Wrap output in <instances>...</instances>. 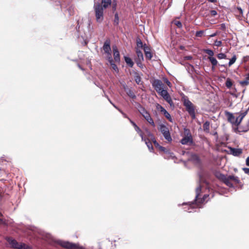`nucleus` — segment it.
Returning <instances> with one entry per match:
<instances>
[{
	"instance_id": "nucleus-17",
	"label": "nucleus",
	"mask_w": 249,
	"mask_h": 249,
	"mask_svg": "<svg viewBox=\"0 0 249 249\" xmlns=\"http://www.w3.org/2000/svg\"><path fill=\"white\" fill-rule=\"evenodd\" d=\"M136 57L134 58L135 60H143V55L142 52L139 49H136Z\"/></svg>"
},
{
	"instance_id": "nucleus-60",
	"label": "nucleus",
	"mask_w": 249,
	"mask_h": 249,
	"mask_svg": "<svg viewBox=\"0 0 249 249\" xmlns=\"http://www.w3.org/2000/svg\"><path fill=\"white\" fill-rule=\"evenodd\" d=\"M123 116H124V118H127L129 121V119H130L128 117V116L125 114L124 113V112L122 114Z\"/></svg>"
},
{
	"instance_id": "nucleus-55",
	"label": "nucleus",
	"mask_w": 249,
	"mask_h": 249,
	"mask_svg": "<svg viewBox=\"0 0 249 249\" xmlns=\"http://www.w3.org/2000/svg\"><path fill=\"white\" fill-rule=\"evenodd\" d=\"M113 107L117 109L122 114L124 113V112L120 109L118 107H117L115 105H113Z\"/></svg>"
},
{
	"instance_id": "nucleus-1",
	"label": "nucleus",
	"mask_w": 249,
	"mask_h": 249,
	"mask_svg": "<svg viewBox=\"0 0 249 249\" xmlns=\"http://www.w3.org/2000/svg\"><path fill=\"white\" fill-rule=\"evenodd\" d=\"M201 186L199 185L196 189V196L195 201L196 203L194 202H188L183 203V205H187L188 207L187 209L184 208V210L188 212V213H193L196 212L195 209L197 208H200V205L205 201L207 197L209 196V195H204L202 198H199L198 197L201 192Z\"/></svg>"
},
{
	"instance_id": "nucleus-45",
	"label": "nucleus",
	"mask_w": 249,
	"mask_h": 249,
	"mask_svg": "<svg viewBox=\"0 0 249 249\" xmlns=\"http://www.w3.org/2000/svg\"><path fill=\"white\" fill-rule=\"evenodd\" d=\"M158 148L160 151H163L164 153V155L168 151V150L166 148L160 145L159 146Z\"/></svg>"
},
{
	"instance_id": "nucleus-7",
	"label": "nucleus",
	"mask_w": 249,
	"mask_h": 249,
	"mask_svg": "<svg viewBox=\"0 0 249 249\" xmlns=\"http://www.w3.org/2000/svg\"><path fill=\"white\" fill-rule=\"evenodd\" d=\"M188 131V132L186 133V135L181 140L180 143L183 145L188 144L190 145L193 143L192 136L189 130L185 129V131Z\"/></svg>"
},
{
	"instance_id": "nucleus-33",
	"label": "nucleus",
	"mask_w": 249,
	"mask_h": 249,
	"mask_svg": "<svg viewBox=\"0 0 249 249\" xmlns=\"http://www.w3.org/2000/svg\"><path fill=\"white\" fill-rule=\"evenodd\" d=\"M145 55L146 58L148 60H151L153 56V54H152V53L151 52V51L146 52V53H145Z\"/></svg>"
},
{
	"instance_id": "nucleus-47",
	"label": "nucleus",
	"mask_w": 249,
	"mask_h": 249,
	"mask_svg": "<svg viewBox=\"0 0 249 249\" xmlns=\"http://www.w3.org/2000/svg\"><path fill=\"white\" fill-rule=\"evenodd\" d=\"M222 44L221 41L216 40L214 41V45L217 47L220 46Z\"/></svg>"
},
{
	"instance_id": "nucleus-57",
	"label": "nucleus",
	"mask_w": 249,
	"mask_h": 249,
	"mask_svg": "<svg viewBox=\"0 0 249 249\" xmlns=\"http://www.w3.org/2000/svg\"><path fill=\"white\" fill-rule=\"evenodd\" d=\"M149 114V113L146 110V111H145V113L143 114H142V116L144 118L146 117V116H148Z\"/></svg>"
},
{
	"instance_id": "nucleus-3",
	"label": "nucleus",
	"mask_w": 249,
	"mask_h": 249,
	"mask_svg": "<svg viewBox=\"0 0 249 249\" xmlns=\"http://www.w3.org/2000/svg\"><path fill=\"white\" fill-rule=\"evenodd\" d=\"M216 177L220 181L224 183L226 185L231 188H233V183L234 184H240L241 181L238 177L233 175L226 176L224 174L217 172L215 174Z\"/></svg>"
},
{
	"instance_id": "nucleus-42",
	"label": "nucleus",
	"mask_w": 249,
	"mask_h": 249,
	"mask_svg": "<svg viewBox=\"0 0 249 249\" xmlns=\"http://www.w3.org/2000/svg\"><path fill=\"white\" fill-rule=\"evenodd\" d=\"M111 4H112V11H113V12H114L116 10L117 2L115 0H114V1H113V2H112Z\"/></svg>"
},
{
	"instance_id": "nucleus-59",
	"label": "nucleus",
	"mask_w": 249,
	"mask_h": 249,
	"mask_svg": "<svg viewBox=\"0 0 249 249\" xmlns=\"http://www.w3.org/2000/svg\"><path fill=\"white\" fill-rule=\"evenodd\" d=\"M246 163L247 166H249V156L247 157L246 160Z\"/></svg>"
},
{
	"instance_id": "nucleus-36",
	"label": "nucleus",
	"mask_w": 249,
	"mask_h": 249,
	"mask_svg": "<svg viewBox=\"0 0 249 249\" xmlns=\"http://www.w3.org/2000/svg\"><path fill=\"white\" fill-rule=\"evenodd\" d=\"M205 52L209 55V57H213V55H214L213 51L210 49L205 50Z\"/></svg>"
},
{
	"instance_id": "nucleus-64",
	"label": "nucleus",
	"mask_w": 249,
	"mask_h": 249,
	"mask_svg": "<svg viewBox=\"0 0 249 249\" xmlns=\"http://www.w3.org/2000/svg\"><path fill=\"white\" fill-rule=\"evenodd\" d=\"M246 125V127H247V130H249V120Z\"/></svg>"
},
{
	"instance_id": "nucleus-56",
	"label": "nucleus",
	"mask_w": 249,
	"mask_h": 249,
	"mask_svg": "<svg viewBox=\"0 0 249 249\" xmlns=\"http://www.w3.org/2000/svg\"><path fill=\"white\" fill-rule=\"evenodd\" d=\"M149 114V113L146 110V111H145V113L143 114H142V116L144 118L146 117V116H148Z\"/></svg>"
},
{
	"instance_id": "nucleus-11",
	"label": "nucleus",
	"mask_w": 249,
	"mask_h": 249,
	"mask_svg": "<svg viewBox=\"0 0 249 249\" xmlns=\"http://www.w3.org/2000/svg\"><path fill=\"white\" fill-rule=\"evenodd\" d=\"M112 49L114 61L117 63H119L120 62V57L118 49L116 46H113Z\"/></svg>"
},
{
	"instance_id": "nucleus-38",
	"label": "nucleus",
	"mask_w": 249,
	"mask_h": 249,
	"mask_svg": "<svg viewBox=\"0 0 249 249\" xmlns=\"http://www.w3.org/2000/svg\"><path fill=\"white\" fill-rule=\"evenodd\" d=\"M217 57L219 59H226V55L224 53H219L217 54Z\"/></svg>"
},
{
	"instance_id": "nucleus-53",
	"label": "nucleus",
	"mask_w": 249,
	"mask_h": 249,
	"mask_svg": "<svg viewBox=\"0 0 249 249\" xmlns=\"http://www.w3.org/2000/svg\"><path fill=\"white\" fill-rule=\"evenodd\" d=\"M230 94L232 96H233L235 98H237L238 97V96H239L240 95V93H232V92H230Z\"/></svg>"
},
{
	"instance_id": "nucleus-16",
	"label": "nucleus",
	"mask_w": 249,
	"mask_h": 249,
	"mask_svg": "<svg viewBox=\"0 0 249 249\" xmlns=\"http://www.w3.org/2000/svg\"><path fill=\"white\" fill-rule=\"evenodd\" d=\"M158 93L162 96L164 100L170 96L166 88L160 91Z\"/></svg>"
},
{
	"instance_id": "nucleus-6",
	"label": "nucleus",
	"mask_w": 249,
	"mask_h": 249,
	"mask_svg": "<svg viewBox=\"0 0 249 249\" xmlns=\"http://www.w3.org/2000/svg\"><path fill=\"white\" fill-rule=\"evenodd\" d=\"M151 84L153 88L157 91V93L166 88V86L163 83L162 81L158 79H154L151 82Z\"/></svg>"
},
{
	"instance_id": "nucleus-19",
	"label": "nucleus",
	"mask_w": 249,
	"mask_h": 249,
	"mask_svg": "<svg viewBox=\"0 0 249 249\" xmlns=\"http://www.w3.org/2000/svg\"><path fill=\"white\" fill-rule=\"evenodd\" d=\"M136 108L137 110H138L139 112L142 115L145 111H146V109L143 107L140 104L137 103L136 104Z\"/></svg>"
},
{
	"instance_id": "nucleus-31",
	"label": "nucleus",
	"mask_w": 249,
	"mask_h": 249,
	"mask_svg": "<svg viewBox=\"0 0 249 249\" xmlns=\"http://www.w3.org/2000/svg\"><path fill=\"white\" fill-rule=\"evenodd\" d=\"M110 66H111L112 69L115 71L116 72H119V69L117 65L114 63V62L109 63Z\"/></svg>"
},
{
	"instance_id": "nucleus-54",
	"label": "nucleus",
	"mask_w": 249,
	"mask_h": 249,
	"mask_svg": "<svg viewBox=\"0 0 249 249\" xmlns=\"http://www.w3.org/2000/svg\"><path fill=\"white\" fill-rule=\"evenodd\" d=\"M113 107L117 109L122 114L124 113V112L120 109L118 107H117L115 105H113Z\"/></svg>"
},
{
	"instance_id": "nucleus-32",
	"label": "nucleus",
	"mask_w": 249,
	"mask_h": 249,
	"mask_svg": "<svg viewBox=\"0 0 249 249\" xmlns=\"http://www.w3.org/2000/svg\"><path fill=\"white\" fill-rule=\"evenodd\" d=\"M239 83L242 86H248L249 85V80L246 78L245 80L240 81Z\"/></svg>"
},
{
	"instance_id": "nucleus-35",
	"label": "nucleus",
	"mask_w": 249,
	"mask_h": 249,
	"mask_svg": "<svg viewBox=\"0 0 249 249\" xmlns=\"http://www.w3.org/2000/svg\"><path fill=\"white\" fill-rule=\"evenodd\" d=\"M239 132H246L249 130H247V127L246 125H243L239 127Z\"/></svg>"
},
{
	"instance_id": "nucleus-50",
	"label": "nucleus",
	"mask_w": 249,
	"mask_h": 249,
	"mask_svg": "<svg viewBox=\"0 0 249 249\" xmlns=\"http://www.w3.org/2000/svg\"><path fill=\"white\" fill-rule=\"evenodd\" d=\"M210 14L213 16H215L217 14V13L216 10H213L210 11Z\"/></svg>"
},
{
	"instance_id": "nucleus-62",
	"label": "nucleus",
	"mask_w": 249,
	"mask_h": 249,
	"mask_svg": "<svg viewBox=\"0 0 249 249\" xmlns=\"http://www.w3.org/2000/svg\"><path fill=\"white\" fill-rule=\"evenodd\" d=\"M185 58L186 59V60H191L192 59V57L190 55H189V56H186L185 57Z\"/></svg>"
},
{
	"instance_id": "nucleus-48",
	"label": "nucleus",
	"mask_w": 249,
	"mask_h": 249,
	"mask_svg": "<svg viewBox=\"0 0 249 249\" xmlns=\"http://www.w3.org/2000/svg\"><path fill=\"white\" fill-rule=\"evenodd\" d=\"M154 144L157 147H159L160 145L158 143V142L155 140V137H153V139L152 140Z\"/></svg>"
},
{
	"instance_id": "nucleus-40",
	"label": "nucleus",
	"mask_w": 249,
	"mask_h": 249,
	"mask_svg": "<svg viewBox=\"0 0 249 249\" xmlns=\"http://www.w3.org/2000/svg\"><path fill=\"white\" fill-rule=\"evenodd\" d=\"M204 33V31L200 30L196 31V36L197 37H201Z\"/></svg>"
},
{
	"instance_id": "nucleus-44",
	"label": "nucleus",
	"mask_w": 249,
	"mask_h": 249,
	"mask_svg": "<svg viewBox=\"0 0 249 249\" xmlns=\"http://www.w3.org/2000/svg\"><path fill=\"white\" fill-rule=\"evenodd\" d=\"M142 48L144 52V53H145L146 52L150 51V48L148 46H147L146 44H144V46Z\"/></svg>"
},
{
	"instance_id": "nucleus-26",
	"label": "nucleus",
	"mask_w": 249,
	"mask_h": 249,
	"mask_svg": "<svg viewBox=\"0 0 249 249\" xmlns=\"http://www.w3.org/2000/svg\"><path fill=\"white\" fill-rule=\"evenodd\" d=\"M203 130L207 132H209L210 130V122L209 121H206L203 125Z\"/></svg>"
},
{
	"instance_id": "nucleus-9",
	"label": "nucleus",
	"mask_w": 249,
	"mask_h": 249,
	"mask_svg": "<svg viewBox=\"0 0 249 249\" xmlns=\"http://www.w3.org/2000/svg\"><path fill=\"white\" fill-rule=\"evenodd\" d=\"M226 114L228 117L229 122H230L232 124L238 126L237 125V119L233 115L232 113L229 112H226Z\"/></svg>"
},
{
	"instance_id": "nucleus-10",
	"label": "nucleus",
	"mask_w": 249,
	"mask_h": 249,
	"mask_svg": "<svg viewBox=\"0 0 249 249\" xmlns=\"http://www.w3.org/2000/svg\"><path fill=\"white\" fill-rule=\"evenodd\" d=\"M209 176V173L204 170H201L199 173V182L207 184L206 178Z\"/></svg>"
},
{
	"instance_id": "nucleus-2",
	"label": "nucleus",
	"mask_w": 249,
	"mask_h": 249,
	"mask_svg": "<svg viewBox=\"0 0 249 249\" xmlns=\"http://www.w3.org/2000/svg\"><path fill=\"white\" fill-rule=\"evenodd\" d=\"M111 0H101V3L96 2L93 6L96 20L101 23L104 20V9L108 8L111 5Z\"/></svg>"
},
{
	"instance_id": "nucleus-46",
	"label": "nucleus",
	"mask_w": 249,
	"mask_h": 249,
	"mask_svg": "<svg viewBox=\"0 0 249 249\" xmlns=\"http://www.w3.org/2000/svg\"><path fill=\"white\" fill-rule=\"evenodd\" d=\"M157 108L159 109L161 113L165 110V109L163 107L160 105L159 104H158L157 106Z\"/></svg>"
},
{
	"instance_id": "nucleus-28",
	"label": "nucleus",
	"mask_w": 249,
	"mask_h": 249,
	"mask_svg": "<svg viewBox=\"0 0 249 249\" xmlns=\"http://www.w3.org/2000/svg\"><path fill=\"white\" fill-rule=\"evenodd\" d=\"M119 23V18L118 13H115L114 14V19L113 20V24L115 26L118 25Z\"/></svg>"
},
{
	"instance_id": "nucleus-14",
	"label": "nucleus",
	"mask_w": 249,
	"mask_h": 249,
	"mask_svg": "<svg viewBox=\"0 0 249 249\" xmlns=\"http://www.w3.org/2000/svg\"><path fill=\"white\" fill-rule=\"evenodd\" d=\"M230 153L234 156H239L242 153V150L240 148L230 147Z\"/></svg>"
},
{
	"instance_id": "nucleus-58",
	"label": "nucleus",
	"mask_w": 249,
	"mask_h": 249,
	"mask_svg": "<svg viewBox=\"0 0 249 249\" xmlns=\"http://www.w3.org/2000/svg\"><path fill=\"white\" fill-rule=\"evenodd\" d=\"M164 81L165 82V83L167 84V85L168 86H170V85H171V83L167 79V78H165L164 79Z\"/></svg>"
},
{
	"instance_id": "nucleus-49",
	"label": "nucleus",
	"mask_w": 249,
	"mask_h": 249,
	"mask_svg": "<svg viewBox=\"0 0 249 249\" xmlns=\"http://www.w3.org/2000/svg\"><path fill=\"white\" fill-rule=\"evenodd\" d=\"M21 245H24L22 246V249H31V247H30V246H29L28 245H26L24 243H21Z\"/></svg>"
},
{
	"instance_id": "nucleus-24",
	"label": "nucleus",
	"mask_w": 249,
	"mask_h": 249,
	"mask_svg": "<svg viewBox=\"0 0 249 249\" xmlns=\"http://www.w3.org/2000/svg\"><path fill=\"white\" fill-rule=\"evenodd\" d=\"M162 113H163L164 116L168 120V121L171 123L173 122V119L172 118L170 114L168 113V112L165 109L163 111Z\"/></svg>"
},
{
	"instance_id": "nucleus-23",
	"label": "nucleus",
	"mask_w": 249,
	"mask_h": 249,
	"mask_svg": "<svg viewBox=\"0 0 249 249\" xmlns=\"http://www.w3.org/2000/svg\"><path fill=\"white\" fill-rule=\"evenodd\" d=\"M144 119L153 127L155 126V124L153 120V119L151 118L150 114L148 115V116H146Z\"/></svg>"
},
{
	"instance_id": "nucleus-4",
	"label": "nucleus",
	"mask_w": 249,
	"mask_h": 249,
	"mask_svg": "<svg viewBox=\"0 0 249 249\" xmlns=\"http://www.w3.org/2000/svg\"><path fill=\"white\" fill-rule=\"evenodd\" d=\"M181 101L189 114L191 116L192 119H195V107L193 104L189 100L188 97L184 95L182 97Z\"/></svg>"
},
{
	"instance_id": "nucleus-51",
	"label": "nucleus",
	"mask_w": 249,
	"mask_h": 249,
	"mask_svg": "<svg viewBox=\"0 0 249 249\" xmlns=\"http://www.w3.org/2000/svg\"><path fill=\"white\" fill-rule=\"evenodd\" d=\"M226 28V24L225 23H222L220 25V29L222 30H225Z\"/></svg>"
},
{
	"instance_id": "nucleus-8",
	"label": "nucleus",
	"mask_w": 249,
	"mask_h": 249,
	"mask_svg": "<svg viewBox=\"0 0 249 249\" xmlns=\"http://www.w3.org/2000/svg\"><path fill=\"white\" fill-rule=\"evenodd\" d=\"M6 240L12 248L16 249H22L23 245H21V243L19 244L14 238L10 237H7L6 238Z\"/></svg>"
},
{
	"instance_id": "nucleus-39",
	"label": "nucleus",
	"mask_w": 249,
	"mask_h": 249,
	"mask_svg": "<svg viewBox=\"0 0 249 249\" xmlns=\"http://www.w3.org/2000/svg\"><path fill=\"white\" fill-rule=\"evenodd\" d=\"M174 23L179 28H181L182 27V23L180 21L175 20L174 21Z\"/></svg>"
},
{
	"instance_id": "nucleus-25",
	"label": "nucleus",
	"mask_w": 249,
	"mask_h": 249,
	"mask_svg": "<svg viewBox=\"0 0 249 249\" xmlns=\"http://www.w3.org/2000/svg\"><path fill=\"white\" fill-rule=\"evenodd\" d=\"M134 80H135L136 83L138 85L140 84L141 82V78L138 73L135 72V73L134 74Z\"/></svg>"
},
{
	"instance_id": "nucleus-21",
	"label": "nucleus",
	"mask_w": 249,
	"mask_h": 249,
	"mask_svg": "<svg viewBox=\"0 0 249 249\" xmlns=\"http://www.w3.org/2000/svg\"><path fill=\"white\" fill-rule=\"evenodd\" d=\"M142 141L145 142V144L148 147L149 150L150 151V152H152V150H153V147L151 142L149 141V140L148 139H146L144 137V140Z\"/></svg>"
},
{
	"instance_id": "nucleus-43",
	"label": "nucleus",
	"mask_w": 249,
	"mask_h": 249,
	"mask_svg": "<svg viewBox=\"0 0 249 249\" xmlns=\"http://www.w3.org/2000/svg\"><path fill=\"white\" fill-rule=\"evenodd\" d=\"M143 60H135V62L136 63L137 66L141 68H143V65L142 64V61Z\"/></svg>"
},
{
	"instance_id": "nucleus-29",
	"label": "nucleus",
	"mask_w": 249,
	"mask_h": 249,
	"mask_svg": "<svg viewBox=\"0 0 249 249\" xmlns=\"http://www.w3.org/2000/svg\"><path fill=\"white\" fill-rule=\"evenodd\" d=\"M225 85L227 88L228 89H230L231 87L232 86V82L230 78H228L227 79Z\"/></svg>"
},
{
	"instance_id": "nucleus-20",
	"label": "nucleus",
	"mask_w": 249,
	"mask_h": 249,
	"mask_svg": "<svg viewBox=\"0 0 249 249\" xmlns=\"http://www.w3.org/2000/svg\"><path fill=\"white\" fill-rule=\"evenodd\" d=\"M163 157L164 158L166 159H174L176 158L175 154L173 152H170L169 150H168L167 152L165 153Z\"/></svg>"
},
{
	"instance_id": "nucleus-30",
	"label": "nucleus",
	"mask_w": 249,
	"mask_h": 249,
	"mask_svg": "<svg viewBox=\"0 0 249 249\" xmlns=\"http://www.w3.org/2000/svg\"><path fill=\"white\" fill-rule=\"evenodd\" d=\"M236 56L235 55H233L232 58L230 60L228 65L229 67L233 64L236 60Z\"/></svg>"
},
{
	"instance_id": "nucleus-5",
	"label": "nucleus",
	"mask_w": 249,
	"mask_h": 249,
	"mask_svg": "<svg viewBox=\"0 0 249 249\" xmlns=\"http://www.w3.org/2000/svg\"><path fill=\"white\" fill-rule=\"evenodd\" d=\"M159 129L161 132L166 140L168 142H171L172 141L169 129L164 124H160Z\"/></svg>"
},
{
	"instance_id": "nucleus-37",
	"label": "nucleus",
	"mask_w": 249,
	"mask_h": 249,
	"mask_svg": "<svg viewBox=\"0 0 249 249\" xmlns=\"http://www.w3.org/2000/svg\"><path fill=\"white\" fill-rule=\"evenodd\" d=\"M107 60H108V62L109 63H112L114 62L113 59H112V56H111V53H107Z\"/></svg>"
},
{
	"instance_id": "nucleus-34",
	"label": "nucleus",
	"mask_w": 249,
	"mask_h": 249,
	"mask_svg": "<svg viewBox=\"0 0 249 249\" xmlns=\"http://www.w3.org/2000/svg\"><path fill=\"white\" fill-rule=\"evenodd\" d=\"M239 132H246L249 130H247V127L246 125H243L239 127Z\"/></svg>"
},
{
	"instance_id": "nucleus-15",
	"label": "nucleus",
	"mask_w": 249,
	"mask_h": 249,
	"mask_svg": "<svg viewBox=\"0 0 249 249\" xmlns=\"http://www.w3.org/2000/svg\"><path fill=\"white\" fill-rule=\"evenodd\" d=\"M124 90L125 91L127 95L130 98L135 99L136 98V96L135 93L131 89L127 88V87H124Z\"/></svg>"
},
{
	"instance_id": "nucleus-22",
	"label": "nucleus",
	"mask_w": 249,
	"mask_h": 249,
	"mask_svg": "<svg viewBox=\"0 0 249 249\" xmlns=\"http://www.w3.org/2000/svg\"><path fill=\"white\" fill-rule=\"evenodd\" d=\"M136 45L137 48L136 49H140L141 48H142L144 46V44H143L142 42L139 37H137L136 38Z\"/></svg>"
},
{
	"instance_id": "nucleus-41",
	"label": "nucleus",
	"mask_w": 249,
	"mask_h": 249,
	"mask_svg": "<svg viewBox=\"0 0 249 249\" xmlns=\"http://www.w3.org/2000/svg\"><path fill=\"white\" fill-rule=\"evenodd\" d=\"M168 104H170V105L171 106H173L174 105V103H173V102L171 98V97H169L168 98H167V99H166L165 100Z\"/></svg>"
},
{
	"instance_id": "nucleus-61",
	"label": "nucleus",
	"mask_w": 249,
	"mask_h": 249,
	"mask_svg": "<svg viewBox=\"0 0 249 249\" xmlns=\"http://www.w3.org/2000/svg\"><path fill=\"white\" fill-rule=\"evenodd\" d=\"M217 35V32H216L210 35L209 36L210 37H213Z\"/></svg>"
},
{
	"instance_id": "nucleus-52",
	"label": "nucleus",
	"mask_w": 249,
	"mask_h": 249,
	"mask_svg": "<svg viewBox=\"0 0 249 249\" xmlns=\"http://www.w3.org/2000/svg\"><path fill=\"white\" fill-rule=\"evenodd\" d=\"M243 170L245 173L249 175V168H243Z\"/></svg>"
},
{
	"instance_id": "nucleus-13",
	"label": "nucleus",
	"mask_w": 249,
	"mask_h": 249,
	"mask_svg": "<svg viewBox=\"0 0 249 249\" xmlns=\"http://www.w3.org/2000/svg\"><path fill=\"white\" fill-rule=\"evenodd\" d=\"M110 43V42L109 39H107L104 42L103 50L106 53H111Z\"/></svg>"
},
{
	"instance_id": "nucleus-63",
	"label": "nucleus",
	"mask_w": 249,
	"mask_h": 249,
	"mask_svg": "<svg viewBox=\"0 0 249 249\" xmlns=\"http://www.w3.org/2000/svg\"><path fill=\"white\" fill-rule=\"evenodd\" d=\"M148 135L151 137V138H152V140L153 139V137H154V135L151 133L150 132H148Z\"/></svg>"
},
{
	"instance_id": "nucleus-18",
	"label": "nucleus",
	"mask_w": 249,
	"mask_h": 249,
	"mask_svg": "<svg viewBox=\"0 0 249 249\" xmlns=\"http://www.w3.org/2000/svg\"><path fill=\"white\" fill-rule=\"evenodd\" d=\"M124 59L126 64L130 67L132 68L134 65V62L128 56H124Z\"/></svg>"
},
{
	"instance_id": "nucleus-12",
	"label": "nucleus",
	"mask_w": 249,
	"mask_h": 249,
	"mask_svg": "<svg viewBox=\"0 0 249 249\" xmlns=\"http://www.w3.org/2000/svg\"><path fill=\"white\" fill-rule=\"evenodd\" d=\"M129 122L132 124V125L134 126L136 131L139 134L140 136L141 137L142 140L143 141L144 140V136H143V134L142 130L134 122H133L132 120H131V119H129Z\"/></svg>"
},
{
	"instance_id": "nucleus-27",
	"label": "nucleus",
	"mask_w": 249,
	"mask_h": 249,
	"mask_svg": "<svg viewBox=\"0 0 249 249\" xmlns=\"http://www.w3.org/2000/svg\"><path fill=\"white\" fill-rule=\"evenodd\" d=\"M208 59L212 64L213 68L217 65L218 62L215 58L214 57H208Z\"/></svg>"
}]
</instances>
